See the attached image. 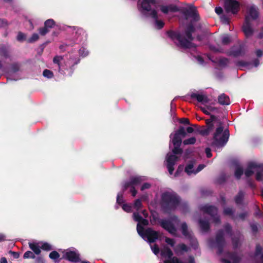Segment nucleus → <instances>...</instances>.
<instances>
[{"mask_svg": "<svg viewBox=\"0 0 263 263\" xmlns=\"http://www.w3.org/2000/svg\"><path fill=\"white\" fill-rule=\"evenodd\" d=\"M43 76L48 78H50L52 77L53 73L50 70L46 69L43 71Z\"/></svg>", "mask_w": 263, "mask_h": 263, "instance_id": "38", "label": "nucleus"}, {"mask_svg": "<svg viewBox=\"0 0 263 263\" xmlns=\"http://www.w3.org/2000/svg\"><path fill=\"white\" fill-rule=\"evenodd\" d=\"M205 153L208 158H210L212 157V153L210 148H206L205 149Z\"/></svg>", "mask_w": 263, "mask_h": 263, "instance_id": "55", "label": "nucleus"}, {"mask_svg": "<svg viewBox=\"0 0 263 263\" xmlns=\"http://www.w3.org/2000/svg\"><path fill=\"white\" fill-rule=\"evenodd\" d=\"M199 223L202 231H206L209 229V224L208 222L200 220Z\"/></svg>", "mask_w": 263, "mask_h": 263, "instance_id": "27", "label": "nucleus"}, {"mask_svg": "<svg viewBox=\"0 0 263 263\" xmlns=\"http://www.w3.org/2000/svg\"><path fill=\"white\" fill-rule=\"evenodd\" d=\"M172 142L174 146L172 151L174 154L168 153L166 157L167 168L171 175L174 171L173 166L178 160V157L175 154H180L182 152L181 149L179 147L181 143V137L175 133L173 136Z\"/></svg>", "mask_w": 263, "mask_h": 263, "instance_id": "3", "label": "nucleus"}, {"mask_svg": "<svg viewBox=\"0 0 263 263\" xmlns=\"http://www.w3.org/2000/svg\"><path fill=\"white\" fill-rule=\"evenodd\" d=\"M23 257L24 258H34L35 255L31 251H28L24 253V254L23 255Z\"/></svg>", "mask_w": 263, "mask_h": 263, "instance_id": "35", "label": "nucleus"}, {"mask_svg": "<svg viewBox=\"0 0 263 263\" xmlns=\"http://www.w3.org/2000/svg\"><path fill=\"white\" fill-rule=\"evenodd\" d=\"M228 63V61L226 59H221L220 61V64L222 65H227Z\"/></svg>", "mask_w": 263, "mask_h": 263, "instance_id": "59", "label": "nucleus"}, {"mask_svg": "<svg viewBox=\"0 0 263 263\" xmlns=\"http://www.w3.org/2000/svg\"><path fill=\"white\" fill-rule=\"evenodd\" d=\"M254 172H256V179L263 181V165H257L254 163H250L245 173L247 177H249Z\"/></svg>", "mask_w": 263, "mask_h": 263, "instance_id": "7", "label": "nucleus"}, {"mask_svg": "<svg viewBox=\"0 0 263 263\" xmlns=\"http://www.w3.org/2000/svg\"><path fill=\"white\" fill-rule=\"evenodd\" d=\"M1 263H7V259L5 257H2L1 259Z\"/></svg>", "mask_w": 263, "mask_h": 263, "instance_id": "62", "label": "nucleus"}, {"mask_svg": "<svg viewBox=\"0 0 263 263\" xmlns=\"http://www.w3.org/2000/svg\"><path fill=\"white\" fill-rule=\"evenodd\" d=\"M39 31L41 35H45L49 32V30L44 26L43 28H40Z\"/></svg>", "mask_w": 263, "mask_h": 263, "instance_id": "40", "label": "nucleus"}, {"mask_svg": "<svg viewBox=\"0 0 263 263\" xmlns=\"http://www.w3.org/2000/svg\"><path fill=\"white\" fill-rule=\"evenodd\" d=\"M9 253L11 254L15 258H18L19 257V254L17 252L10 251Z\"/></svg>", "mask_w": 263, "mask_h": 263, "instance_id": "57", "label": "nucleus"}, {"mask_svg": "<svg viewBox=\"0 0 263 263\" xmlns=\"http://www.w3.org/2000/svg\"><path fill=\"white\" fill-rule=\"evenodd\" d=\"M186 131L189 133H192L194 131V129L192 127H188L187 128H186Z\"/></svg>", "mask_w": 263, "mask_h": 263, "instance_id": "61", "label": "nucleus"}, {"mask_svg": "<svg viewBox=\"0 0 263 263\" xmlns=\"http://www.w3.org/2000/svg\"><path fill=\"white\" fill-rule=\"evenodd\" d=\"M187 15L196 19L197 17V13L196 8L193 6H190L187 11Z\"/></svg>", "mask_w": 263, "mask_h": 263, "instance_id": "22", "label": "nucleus"}, {"mask_svg": "<svg viewBox=\"0 0 263 263\" xmlns=\"http://www.w3.org/2000/svg\"><path fill=\"white\" fill-rule=\"evenodd\" d=\"M253 259L255 263H263V252L260 246L256 247Z\"/></svg>", "mask_w": 263, "mask_h": 263, "instance_id": "13", "label": "nucleus"}, {"mask_svg": "<svg viewBox=\"0 0 263 263\" xmlns=\"http://www.w3.org/2000/svg\"><path fill=\"white\" fill-rule=\"evenodd\" d=\"M242 174L243 171L242 168L240 166L237 167L235 172V175L236 177L237 178H239Z\"/></svg>", "mask_w": 263, "mask_h": 263, "instance_id": "32", "label": "nucleus"}, {"mask_svg": "<svg viewBox=\"0 0 263 263\" xmlns=\"http://www.w3.org/2000/svg\"><path fill=\"white\" fill-rule=\"evenodd\" d=\"M258 16V11L254 6H250L248 8L247 13L246 16L245 20H248L251 21L256 19Z\"/></svg>", "mask_w": 263, "mask_h": 263, "instance_id": "11", "label": "nucleus"}, {"mask_svg": "<svg viewBox=\"0 0 263 263\" xmlns=\"http://www.w3.org/2000/svg\"><path fill=\"white\" fill-rule=\"evenodd\" d=\"M193 31V27L190 26L187 31L185 32L184 34H178L177 35V40L181 47L187 48L194 47V44L191 42L193 40V38L191 35V32Z\"/></svg>", "mask_w": 263, "mask_h": 263, "instance_id": "6", "label": "nucleus"}, {"mask_svg": "<svg viewBox=\"0 0 263 263\" xmlns=\"http://www.w3.org/2000/svg\"><path fill=\"white\" fill-rule=\"evenodd\" d=\"M244 194L242 192H240L235 198V201L237 203H240L242 201Z\"/></svg>", "mask_w": 263, "mask_h": 263, "instance_id": "33", "label": "nucleus"}, {"mask_svg": "<svg viewBox=\"0 0 263 263\" xmlns=\"http://www.w3.org/2000/svg\"><path fill=\"white\" fill-rule=\"evenodd\" d=\"M176 9V8L172 6H162L161 7V11L164 13H167L170 11H174Z\"/></svg>", "mask_w": 263, "mask_h": 263, "instance_id": "24", "label": "nucleus"}, {"mask_svg": "<svg viewBox=\"0 0 263 263\" xmlns=\"http://www.w3.org/2000/svg\"><path fill=\"white\" fill-rule=\"evenodd\" d=\"M39 39V35L36 33H34L27 40L28 43H33Z\"/></svg>", "mask_w": 263, "mask_h": 263, "instance_id": "28", "label": "nucleus"}, {"mask_svg": "<svg viewBox=\"0 0 263 263\" xmlns=\"http://www.w3.org/2000/svg\"><path fill=\"white\" fill-rule=\"evenodd\" d=\"M192 98H196L197 101L202 104L205 105L207 104L209 100L208 97L202 93H193L191 96Z\"/></svg>", "mask_w": 263, "mask_h": 263, "instance_id": "15", "label": "nucleus"}, {"mask_svg": "<svg viewBox=\"0 0 263 263\" xmlns=\"http://www.w3.org/2000/svg\"><path fill=\"white\" fill-rule=\"evenodd\" d=\"M178 222L176 217L172 218L171 221L164 220L161 222V226L172 235H175L176 230L174 227L175 224H177Z\"/></svg>", "mask_w": 263, "mask_h": 263, "instance_id": "9", "label": "nucleus"}, {"mask_svg": "<svg viewBox=\"0 0 263 263\" xmlns=\"http://www.w3.org/2000/svg\"><path fill=\"white\" fill-rule=\"evenodd\" d=\"M257 37L259 38V39H262L263 37V32H260L258 35H257Z\"/></svg>", "mask_w": 263, "mask_h": 263, "instance_id": "64", "label": "nucleus"}, {"mask_svg": "<svg viewBox=\"0 0 263 263\" xmlns=\"http://www.w3.org/2000/svg\"><path fill=\"white\" fill-rule=\"evenodd\" d=\"M202 210L204 213H208L211 216H214L217 213V209L214 206L206 205L202 207Z\"/></svg>", "mask_w": 263, "mask_h": 263, "instance_id": "19", "label": "nucleus"}, {"mask_svg": "<svg viewBox=\"0 0 263 263\" xmlns=\"http://www.w3.org/2000/svg\"><path fill=\"white\" fill-rule=\"evenodd\" d=\"M239 257L236 254H226L221 260L223 263H238Z\"/></svg>", "mask_w": 263, "mask_h": 263, "instance_id": "12", "label": "nucleus"}, {"mask_svg": "<svg viewBox=\"0 0 263 263\" xmlns=\"http://www.w3.org/2000/svg\"><path fill=\"white\" fill-rule=\"evenodd\" d=\"M64 257L71 261L77 262L79 260V255L73 251H66L64 254Z\"/></svg>", "mask_w": 263, "mask_h": 263, "instance_id": "17", "label": "nucleus"}, {"mask_svg": "<svg viewBox=\"0 0 263 263\" xmlns=\"http://www.w3.org/2000/svg\"><path fill=\"white\" fill-rule=\"evenodd\" d=\"M155 24H156V27L158 28V29H161L162 28L163 26H164V23L161 21H158V20H156V23H155Z\"/></svg>", "mask_w": 263, "mask_h": 263, "instance_id": "45", "label": "nucleus"}, {"mask_svg": "<svg viewBox=\"0 0 263 263\" xmlns=\"http://www.w3.org/2000/svg\"><path fill=\"white\" fill-rule=\"evenodd\" d=\"M182 123L186 124H190L189 120L187 119H185V118L182 119Z\"/></svg>", "mask_w": 263, "mask_h": 263, "instance_id": "60", "label": "nucleus"}, {"mask_svg": "<svg viewBox=\"0 0 263 263\" xmlns=\"http://www.w3.org/2000/svg\"><path fill=\"white\" fill-rule=\"evenodd\" d=\"M151 249L155 254L157 255L159 252V249L157 245L151 246Z\"/></svg>", "mask_w": 263, "mask_h": 263, "instance_id": "43", "label": "nucleus"}, {"mask_svg": "<svg viewBox=\"0 0 263 263\" xmlns=\"http://www.w3.org/2000/svg\"><path fill=\"white\" fill-rule=\"evenodd\" d=\"M224 213L226 215H231L233 213V211L230 208H227L224 209Z\"/></svg>", "mask_w": 263, "mask_h": 263, "instance_id": "51", "label": "nucleus"}, {"mask_svg": "<svg viewBox=\"0 0 263 263\" xmlns=\"http://www.w3.org/2000/svg\"><path fill=\"white\" fill-rule=\"evenodd\" d=\"M49 257L52 259L56 260L59 258L60 255L57 251H54L50 253Z\"/></svg>", "mask_w": 263, "mask_h": 263, "instance_id": "34", "label": "nucleus"}, {"mask_svg": "<svg viewBox=\"0 0 263 263\" xmlns=\"http://www.w3.org/2000/svg\"><path fill=\"white\" fill-rule=\"evenodd\" d=\"M187 263H194V259L193 257H190L189 258V262Z\"/></svg>", "mask_w": 263, "mask_h": 263, "instance_id": "63", "label": "nucleus"}, {"mask_svg": "<svg viewBox=\"0 0 263 263\" xmlns=\"http://www.w3.org/2000/svg\"><path fill=\"white\" fill-rule=\"evenodd\" d=\"M215 12L217 14H220L222 12V9L221 7H216L215 8Z\"/></svg>", "mask_w": 263, "mask_h": 263, "instance_id": "58", "label": "nucleus"}, {"mask_svg": "<svg viewBox=\"0 0 263 263\" xmlns=\"http://www.w3.org/2000/svg\"><path fill=\"white\" fill-rule=\"evenodd\" d=\"M161 255L164 258V263H183L176 257L173 256V252L167 247H164L161 251Z\"/></svg>", "mask_w": 263, "mask_h": 263, "instance_id": "8", "label": "nucleus"}, {"mask_svg": "<svg viewBox=\"0 0 263 263\" xmlns=\"http://www.w3.org/2000/svg\"><path fill=\"white\" fill-rule=\"evenodd\" d=\"M218 102L221 105H229L230 103V101L228 96L222 94L218 97Z\"/></svg>", "mask_w": 263, "mask_h": 263, "instance_id": "21", "label": "nucleus"}, {"mask_svg": "<svg viewBox=\"0 0 263 263\" xmlns=\"http://www.w3.org/2000/svg\"><path fill=\"white\" fill-rule=\"evenodd\" d=\"M165 241L167 244L170 245L171 247H173L175 245V241L173 239L166 238Z\"/></svg>", "mask_w": 263, "mask_h": 263, "instance_id": "48", "label": "nucleus"}, {"mask_svg": "<svg viewBox=\"0 0 263 263\" xmlns=\"http://www.w3.org/2000/svg\"><path fill=\"white\" fill-rule=\"evenodd\" d=\"M224 8L228 13L236 14L239 10V4L234 0H226Z\"/></svg>", "mask_w": 263, "mask_h": 263, "instance_id": "10", "label": "nucleus"}, {"mask_svg": "<svg viewBox=\"0 0 263 263\" xmlns=\"http://www.w3.org/2000/svg\"><path fill=\"white\" fill-rule=\"evenodd\" d=\"M254 53L257 57H261L263 55V51L260 49H257L255 50Z\"/></svg>", "mask_w": 263, "mask_h": 263, "instance_id": "47", "label": "nucleus"}, {"mask_svg": "<svg viewBox=\"0 0 263 263\" xmlns=\"http://www.w3.org/2000/svg\"><path fill=\"white\" fill-rule=\"evenodd\" d=\"M133 217L135 221L139 222L137 226V230L138 234L141 237L144 239L146 238L150 243L153 242L158 239L160 235L158 232L155 231L151 229H148L144 232L143 228L140 224L147 225L148 224L147 220L143 219L139 216L138 213H134L133 214Z\"/></svg>", "mask_w": 263, "mask_h": 263, "instance_id": "2", "label": "nucleus"}, {"mask_svg": "<svg viewBox=\"0 0 263 263\" xmlns=\"http://www.w3.org/2000/svg\"><path fill=\"white\" fill-rule=\"evenodd\" d=\"M206 124L209 128L216 127V130L213 134L212 144L216 148L223 147L228 142L229 137V132L227 129L223 130L221 121L215 116L212 115L210 119L206 120Z\"/></svg>", "mask_w": 263, "mask_h": 263, "instance_id": "1", "label": "nucleus"}, {"mask_svg": "<svg viewBox=\"0 0 263 263\" xmlns=\"http://www.w3.org/2000/svg\"><path fill=\"white\" fill-rule=\"evenodd\" d=\"M63 58L61 56H57L53 59V62L59 65V63L62 60Z\"/></svg>", "mask_w": 263, "mask_h": 263, "instance_id": "49", "label": "nucleus"}, {"mask_svg": "<svg viewBox=\"0 0 263 263\" xmlns=\"http://www.w3.org/2000/svg\"><path fill=\"white\" fill-rule=\"evenodd\" d=\"M29 246L35 254L39 255L41 253V242H30Z\"/></svg>", "mask_w": 263, "mask_h": 263, "instance_id": "20", "label": "nucleus"}, {"mask_svg": "<svg viewBox=\"0 0 263 263\" xmlns=\"http://www.w3.org/2000/svg\"><path fill=\"white\" fill-rule=\"evenodd\" d=\"M221 21L224 24L228 23V19L224 16H222L220 17Z\"/></svg>", "mask_w": 263, "mask_h": 263, "instance_id": "56", "label": "nucleus"}, {"mask_svg": "<svg viewBox=\"0 0 263 263\" xmlns=\"http://www.w3.org/2000/svg\"><path fill=\"white\" fill-rule=\"evenodd\" d=\"M187 250V247L184 244H181L178 246L175 249V251L176 252L179 251H186Z\"/></svg>", "mask_w": 263, "mask_h": 263, "instance_id": "31", "label": "nucleus"}, {"mask_svg": "<svg viewBox=\"0 0 263 263\" xmlns=\"http://www.w3.org/2000/svg\"><path fill=\"white\" fill-rule=\"evenodd\" d=\"M7 25V22L4 20L0 19V27H4Z\"/></svg>", "mask_w": 263, "mask_h": 263, "instance_id": "54", "label": "nucleus"}, {"mask_svg": "<svg viewBox=\"0 0 263 263\" xmlns=\"http://www.w3.org/2000/svg\"><path fill=\"white\" fill-rule=\"evenodd\" d=\"M196 138L195 137H192L184 140L183 144L184 145L193 144L196 142Z\"/></svg>", "mask_w": 263, "mask_h": 263, "instance_id": "30", "label": "nucleus"}, {"mask_svg": "<svg viewBox=\"0 0 263 263\" xmlns=\"http://www.w3.org/2000/svg\"><path fill=\"white\" fill-rule=\"evenodd\" d=\"M205 165L203 164H200L197 170H194L193 168V164H189L185 168V172L189 175H195L198 173L199 172L201 171L204 167Z\"/></svg>", "mask_w": 263, "mask_h": 263, "instance_id": "14", "label": "nucleus"}, {"mask_svg": "<svg viewBox=\"0 0 263 263\" xmlns=\"http://www.w3.org/2000/svg\"><path fill=\"white\" fill-rule=\"evenodd\" d=\"M122 209L124 211L126 212H130L132 211V206L131 205L127 204H124L122 205Z\"/></svg>", "mask_w": 263, "mask_h": 263, "instance_id": "42", "label": "nucleus"}, {"mask_svg": "<svg viewBox=\"0 0 263 263\" xmlns=\"http://www.w3.org/2000/svg\"><path fill=\"white\" fill-rule=\"evenodd\" d=\"M251 21H248V20H245L244 25L243 26V31L247 37L251 36L253 34V30L251 26Z\"/></svg>", "mask_w": 263, "mask_h": 263, "instance_id": "18", "label": "nucleus"}, {"mask_svg": "<svg viewBox=\"0 0 263 263\" xmlns=\"http://www.w3.org/2000/svg\"><path fill=\"white\" fill-rule=\"evenodd\" d=\"M150 186H151L150 184L147 183H144V184H143L142 185V186H141V190L142 191H143V190H144L145 189H147L149 188V187H150Z\"/></svg>", "mask_w": 263, "mask_h": 263, "instance_id": "53", "label": "nucleus"}, {"mask_svg": "<svg viewBox=\"0 0 263 263\" xmlns=\"http://www.w3.org/2000/svg\"><path fill=\"white\" fill-rule=\"evenodd\" d=\"M201 109L204 114H205L206 115H209L210 114L209 111H213L215 109V108L212 106H208L206 108H201Z\"/></svg>", "mask_w": 263, "mask_h": 263, "instance_id": "39", "label": "nucleus"}, {"mask_svg": "<svg viewBox=\"0 0 263 263\" xmlns=\"http://www.w3.org/2000/svg\"><path fill=\"white\" fill-rule=\"evenodd\" d=\"M134 206L137 210H139L141 206V201L140 200H136L135 202Z\"/></svg>", "mask_w": 263, "mask_h": 263, "instance_id": "44", "label": "nucleus"}, {"mask_svg": "<svg viewBox=\"0 0 263 263\" xmlns=\"http://www.w3.org/2000/svg\"><path fill=\"white\" fill-rule=\"evenodd\" d=\"M208 128L204 129H201L200 130V133L202 135H207L209 134L210 131L212 129V128H209V126L208 125Z\"/></svg>", "mask_w": 263, "mask_h": 263, "instance_id": "41", "label": "nucleus"}, {"mask_svg": "<svg viewBox=\"0 0 263 263\" xmlns=\"http://www.w3.org/2000/svg\"><path fill=\"white\" fill-rule=\"evenodd\" d=\"M176 134H177L178 135L182 137H184L186 135L185 132L184 130V129L183 127L180 128L176 132Z\"/></svg>", "mask_w": 263, "mask_h": 263, "instance_id": "36", "label": "nucleus"}, {"mask_svg": "<svg viewBox=\"0 0 263 263\" xmlns=\"http://www.w3.org/2000/svg\"><path fill=\"white\" fill-rule=\"evenodd\" d=\"M163 206L165 209H173L178 205L179 200L173 192H165L162 196Z\"/></svg>", "mask_w": 263, "mask_h": 263, "instance_id": "4", "label": "nucleus"}, {"mask_svg": "<svg viewBox=\"0 0 263 263\" xmlns=\"http://www.w3.org/2000/svg\"><path fill=\"white\" fill-rule=\"evenodd\" d=\"M117 202L119 204H122L123 202V199L122 195L118 194L117 196Z\"/></svg>", "mask_w": 263, "mask_h": 263, "instance_id": "50", "label": "nucleus"}, {"mask_svg": "<svg viewBox=\"0 0 263 263\" xmlns=\"http://www.w3.org/2000/svg\"><path fill=\"white\" fill-rule=\"evenodd\" d=\"M141 180V179L140 177L133 178L132 179V180H131V182L130 183V184H129L128 183L125 184V188L126 189L129 185L133 186V185H137V184H138V183H140ZM130 192L132 193V195L133 196H135L136 195L137 192H136V191L135 189L134 186L132 187V188L130 189Z\"/></svg>", "mask_w": 263, "mask_h": 263, "instance_id": "16", "label": "nucleus"}, {"mask_svg": "<svg viewBox=\"0 0 263 263\" xmlns=\"http://www.w3.org/2000/svg\"><path fill=\"white\" fill-rule=\"evenodd\" d=\"M6 51V48L5 46H2L0 47V54L1 55H5Z\"/></svg>", "mask_w": 263, "mask_h": 263, "instance_id": "52", "label": "nucleus"}, {"mask_svg": "<svg viewBox=\"0 0 263 263\" xmlns=\"http://www.w3.org/2000/svg\"><path fill=\"white\" fill-rule=\"evenodd\" d=\"M181 231L183 235L185 237L189 236L191 237V234L189 232L187 231V227L186 223H183L181 225Z\"/></svg>", "mask_w": 263, "mask_h": 263, "instance_id": "23", "label": "nucleus"}, {"mask_svg": "<svg viewBox=\"0 0 263 263\" xmlns=\"http://www.w3.org/2000/svg\"><path fill=\"white\" fill-rule=\"evenodd\" d=\"M155 4V0H139L138 7L139 10L144 13H148L154 18H157V13L155 10L151 9V6Z\"/></svg>", "mask_w": 263, "mask_h": 263, "instance_id": "5", "label": "nucleus"}, {"mask_svg": "<svg viewBox=\"0 0 263 263\" xmlns=\"http://www.w3.org/2000/svg\"><path fill=\"white\" fill-rule=\"evenodd\" d=\"M41 242V248L44 250L49 251L52 249L51 246L48 243L46 242Z\"/></svg>", "mask_w": 263, "mask_h": 263, "instance_id": "29", "label": "nucleus"}, {"mask_svg": "<svg viewBox=\"0 0 263 263\" xmlns=\"http://www.w3.org/2000/svg\"><path fill=\"white\" fill-rule=\"evenodd\" d=\"M26 36L22 32H19L17 35V40L20 42H23L26 40Z\"/></svg>", "mask_w": 263, "mask_h": 263, "instance_id": "37", "label": "nucleus"}, {"mask_svg": "<svg viewBox=\"0 0 263 263\" xmlns=\"http://www.w3.org/2000/svg\"><path fill=\"white\" fill-rule=\"evenodd\" d=\"M216 245L218 248V253L221 254L220 247L223 243V238L222 236H217L216 240Z\"/></svg>", "mask_w": 263, "mask_h": 263, "instance_id": "25", "label": "nucleus"}, {"mask_svg": "<svg viewBox=\"0 0 263 263\" xmlns=\"http://www.w3.org/2000/svg\"><path fill=\"white\" fill-rule=\"evenodd\" d=\"M54 25L55 22L52 19H48L44 23V26L47 29L52 28Z\"/></svg>", "mask_w": 263, "mask_h": 263, "instance_id": "26", "label": "nucleus"}, {"mask_svg": "<svg viewBox=\"0 0 263 263\" xmlns=\"http://www.w3.org/2000/svg\"><path fill=\"white\" fill-rule=\"evenodd\" d=\"M231 40L229 36L228 35H224L222 37V42L224 44H227L230 42Z\"/></svg>", "mask_w": 263, "mask_h": 263, "instance_id": "46", "label": "nucleus"}]
</instances>
